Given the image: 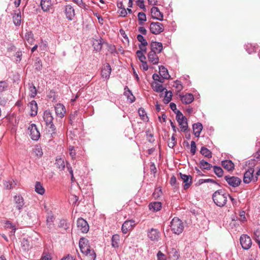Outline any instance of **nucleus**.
Wrapping results in <instances>:
<instances>
[{
  "label": "nucleus",
  "instance_id": "680f3d73",
  "mask_svg": "<svg viewBox=\"0 0 260 260\" xmlns=\"http://www.w3.org/2000/svg\"><path fill=\"white\" fill-rule=\"evenodd\" d=\"M67 169L71 175V179L72 181H73V179H74V175H73V171L72 170V167L70 166V165L69 163L67 164Z\"/></svg>",
  "mask_w": 260,
  "mask_h": 260
},
{
  "label": "nucleus",
  "instance_id": "4c0bfd02",
  "mask_svg": "<svg viewBox=\"0 0 260 260\" xmlns=\"http://www.w3.org/2000/svg\"><path fill=\"white\" fill-rule=\"evenodd\" d=\"M201 153L208 158L212 157V152L208 149L205 147H202L200 151Z\"/></svg>",
  "mask_w": 260,
  "mask_h": 260
},
{
  "label": "nucleus",
  "instance_id": "f8f14e48",
  "mask_svg": "<svg viewBox=\"0 0 260 260\" xmlns=\"http://www.w3.org/2000/svg\"><path fill=\"white\" fill-rule=\"evenodd\" d=\"M224 179L227 183L233 187L238 186L241 183V179L235 176H225Z\"/></svg>",
  "mask_w": 260,
  "mask_h": 260
},
{
  "label": "nucleus",
  "instance_id": "774afa93",
  "mask_svg": "<svg viewBox=\"0 0 260 260\" xmlns=\"http://www.w3.org/2000/svg\"><path fill=\"white\" fill-rule=\"evenodd\" d=\"M139 31L143 35H146L147 34V30L143 26H141L138 28Z\"/></svg>",
  "mask_w": 260,
  "mask_h": 260
},
{
  "label": "nucleus",
  "instance_id": "2f4dec72",
  "mask_svg": "<svg viewBox=\"0 0 260 260\" xmlns=\"http://www.w3.org/2000/svg\"><path fill=\"white\" fill-rule=\"evenodd\" d=\"M32 154L38 158H40L43 155V151L40 146L36 145L32 149Z\"/></svg>",
  "mask_w": 260,
  "mask_h": 260
},
{
  "label": "nucleus",
  "instance_id": "69168bd1",
  "mask_svg": "<svg viewBox=\"0 0 260 260\" xmlns=\"http://www.w3.org/2000/svg\"><path fill=\"white\" fill-rule=\"evenodd\" d=\"M35 66L36 70L40 71L42 69V67L41 60H39L38 61L36 62Z\"/></svg>",
  "mask_w": 260,
  "mask_h": 260
},
{
  "label": "nucleus",
  "instance_id": "09e8293b",
  "mask_svg": "<svg viewBox=\"0 0 260 260\" xmlns=\"http://www.w3.org/2000/svg\"><path fill=\"white\" fill-rule=\"evenodd\" d=\"M86 256V260H95L96 254L94 251H91L90 253L85 254Z\"/></svg>",
  "mask_w": 260,
  "mask_h": 260
},
{
  "label": "nucleus",
  "instance_id": "4be33fe9",
  "mask_svg": "<svg viewBox=\"0 0 260 260\" xmlns=\"http://www.w3.org/2000/svg\"><path fill=\"white\" fill-rule=\"evenodd\" d=\"M13 22L16 26H19L21 24V16L19 10L14 11L13 16Z\"/></svg>",
  "mask_w": 260,
  "mask_h": 260
},
{
  "label": "nucleus",
  "instance_id": "0eeeda50",
  "mask_svg": "<svg viewBox=\"0 0 260 260\" xmlns=\"http://www.w3.org/2000/svg\"><path fill=\"white\" fill-rule=\"evenodd\" d=\"M149 28L151 32L155 35L159 34L164 30L163 24L158 22H151Z\"/></svg>",
  "mask_w": 260,
  "mask_h": 260
},
{
  "label": "nucleus",
  "instance_id": "423d86ee",
  "mask_svg": "<svg viewBox=\"0 0 260 260\" xmlns=\"http://www.w3.org/2000/svg\"><path fill=\"white\" fill-rule=\"evenodd\" d=\"M43 117L46 125L51 128L52 131H54L55 128L53 123V117L51 112L49 110L45 111Z\"/></svg>",
  "mask_w": 260,
  "mask_h": 260
},
{
  "label": "nucleus",
  "instance_id": "603ef678",
  "mask_svg": "<svg viewBox=\"0 0 260 260\" xmlns=\"http://www.w3.org/2000/svg\"><path fill=\"white\" fill-rule=\"evenodd\" d=\"M176 144V141L175 140V135L173 134L171 137V139L168 142V146L170 148H173Z\"/></svg>",
  "mask_w": 260,
  "mask_h": 260
},
{
  "label": "nucleus",
  "instance_id": "3c124183",
  "mask_svg": "<svg viewBox=\"0 0 260 260\" xmlns=\"http://www.w3.org/2000/svg\"><path fill=\"white\" fill-rule=\"evenodd\" d=\"M54 217L52 215H49L47 217L46 222L48 227L51 228L54 221Z\"/></svg>",
  "mask_w": 260,
  "mask_h": 260
},
{
  "label": "nucleus",
  "instance_id": "4468645a",
  "mask_svg": "<svg viewBox=\"0 0 260 260\" xmlns=\"http://www.w3.org/2000/svg\"><path fill=\"white\" fill-rule=\"evenodd\" d=\"M135 225V221L133 220H126L122 224L121 231L123 234H126L131 231Z\"/></svg>",
  "mask_w": 260,
  "mask_h": 260
},
{
  "label": "nucleus",
  "instance_id": "9d476101",
  "mask_svg": "<svg viewBox=\"0 0 260 260\" xmlns=\"http://www.w3.org/2000/svg\"><path fill=\"white\" fill-rule=\"evenodd\" d=\"M13 201L16 209L21 212L25 206L23 198L20 194L16 195L14 197Z\"/></svg>",
  "mask_w": 260,
  "mask_h": 260
},
{
  "label": "nucleus",
  "instance_id": "5fc2aeb1",
  "mask_svg": "<svg viewBox=\"0 0 260 260\" xmlns=\"http://www.w3.org/2000/svg\"><path fill=\"white\" fill-rule=\"evenodd\" d=\"M136 54L139 59L141 62L146 60V58L145 56L143 54V53L142 52V51H137Z\"/></svg>",
  "mask_w": 260,
  "mask_h": 260
},
{
  "label": "nucleus",
  "instance_id": "9b49d317",
  "mask_svg": "<svg viewBox=\"0 0 260 260\" xmlns=\"http://www.w3.org/2000/svg\"><path fill=\"white\" fill-rule=\"evenodd\" d=\"M78 230L83 233H86L89 231V225L87 221L82 218H78L77 222Z\"/></svg>",
  "mask_w": 260,
  "mask_h": 260
},
{
  "label": "nucleus",
  "instance_id": "2eb2a0df",
  "mask_svg": "<svg viewBox=\"0 0 260 260\" xmlns=\"http://www.w3.org/2000/svg\"><path fill=\"white\" fill-rule=\"evenodd\" d=\"M64 12L66 18L69 20H73L75 15V10L71 5H67L65 6Z\"/></svg>",
  "mask_w": 260,
  "mask_h": 260
},
{
  "label": "nucleus",
  "instance_id": "20e7f679",
  "mask_svg": "<svg viewBox=\"0 0 260 260\" xmlns=\"http://www.w3.org/2000/svg\"><path fill=\"white\" fill-rule=\"evenodd\" d=\"M79 244L81 251L84 254H87L88 253H90L91 251L94 250L92 249H91L90 246L89 245L88 240L85 238H80Z\"/></svg>",
  "mask_w": 260,
  "mask_h": 260
},
{
  "label": "nucleus",
  "instance_id": "1a4fd4ad",
  "mask_svg": "<svg viewBox=\"0 0 260 260\" xmlns=\"http://www.w3.org/2000/svg\"><path fill=\"white\" fill-rule=\"evenodd\" d=\"M240 242L242 247L245 250L249 249L252 245L251 238L247 235H242L240 237Z\"/></svg>",
  "mask_w": 260,
  "mask_h": 260
},
{
  "label": "nucleus",
  "instance_id": "f257e3e1",
  "mask_svg": "<svg viewBox=\"0 0 260 260\" xmlns=\"http://www.w3.org/2000/svg\"><path fill=\"white\" fill-rule=\"evenodd\" d=\"M214 203L219 207L224 206L227 201V194L222 190L216 191L212 196Z\"/></svg>",
  "mask_w": 260,
  "mask_h": 260
},
{
  "label": "nucleus",
  "instance_id": "f704fd0d",
  "mask_svg": "<svg viewBox=\"0 0 260 260\" xmlns=\"http://www.w3.org/2000/svg\"><path fill=\"white\" fill-rule=\"evenodd\" d=\"M152 87L153 90L157 92H161L165 89L162 85L156 82H154L152 84Z\"/></svg>",
  "mask_w": 260,
  "mask_h": 260
},
{
  "label": "nucleus",
  "instance_id": "f3484780",
  "mask_svg": "<svg viewBox=\"0 0 260 260\" xmlns=\"http://www.w3.org/2000/svg\"><path fill=\"white\" fill-rule=\"evenodd\" d=\"M151 14L153 19L159 21L163 20V14L159 11L158 8L156 7H153L151 9Z\"/></svg>",
  "mask_w": 260,
  "mask_h": 260
},
{
  "label": "nucleus",
  "instance_id": "ddd939ff",
  "mask_svg": "<svg viewBox=\"0 0 260 260\" xmlns=\"http://www.w3.org/2000/svg\"><path fill=\"white\" fill-rule=\"evenodd\" d=\"M147 236L152 241H158L160 238V233L157 229L152 228L147 231Z\"/></svg>",
  "mask_w": 260,
  "mask_h": 260
},
{
  "label": "nucleus",
  "instance_id": "6ab92c4d",
  "mask_svg": "<svg viewBox=\"0 0 260 260\" xmlns=\"http://www.w3.org/2000/svg\"><path fill=\"white\" fill-rule=\"evenodd\" d=\"M157 53L150 51L148 54V58L150 62L153 64H157L159 62V57Z\"/></svg>",
  "mask_w": 260,
  "mask_h": 260
},
{
  "label": "nucleus",
  "instance_id": "49530a36",
  "mask_svg": "<svg viewBox=\"0 0 260 260\" xmlns=\"http://www.w3.org/2000/svg\"><path fill=\"white\" fill-rule=\"evenodd\" d=\"M29 90L30 92V96L32 98H34L37 94V90L33 84H29Z\"/></svg>",
  "mask_w": 260,
  "mask_h": 260
},
{
  "label": "nucleus",
  "instance_id": "a18cd8bd",
  "mask_svg": "<svg viewBox=\"0 0 260 260\" xmlns=\"http://www.w3.org/2000/svg\"><path fill=\"white\" fill-rule=\"evenodd\" d=\"M70 224L65 219H61L60 220L58 226L60 228H63L64 230H67L69 228Z\"/></svg>",
  "mask_w": 260,
  "mask_h": 260
},
{
  "label": "nucleus",
  "instance_id": "b1692460",
  "mask_svg": "<svg viewBox=\"0 0 260 260\" xmlns=\"http://www.w3.org/2000/svg\"><path fill=\"white\" fill-rule=\"evenodd\" d=\"M180 98L182 102L185 104H189L191 103L194 100L193 95L190 93H188L184 95L180 96Z\"/></svg>",
  "mask_w": 260,
  "mask_h": 260
},
{
  "label": "nucleus",
  "instance_id": "bf43d9fd",
  "mask_svg": "<svg viewBox=\"0 0 260 260\" xmlns=\"http://www.w3.org/2000/svg\"><path fill=\"white\" fill-rule=\"evenodd\" d=\"M152 78L154 81H157L160 83H163L164 81V79L162 78H160L157 74H154L152 75Z\"/></svg>",
  "mask_w": 260,
  "mask_h": 260
},
{
  "label": "nucleus",
  "instance_id": "cd10ccee",
  "mask_svg": "<svg viewBox=\"0 0 260 260\" xmlns=\"http://www.w3.org/2000/svg\"><path fill=\"white\" fill-rule=\"evenodd\" d=\"M29 106L31 111V116H36L37 114L38 111V105L36 102L34 100L31 101L29 103Z\"/></svg>",
  "mask_w": 260,
  "mask_h": 260
},
{
  "label": "nucleus",
  "instance_id": "13d9d810",
  "mask_svg": "<svg viewBox=\"0 0 260 260\" xmlns=\"http://www.w3.org/2000/svg\"><path fill=\"white\" fill-rule=\"evenodd\" d=\"M173 86L178 89V91H180L182 89V86L181 83V82L178 80H176L174 82V84Z\"/></svg>",
  "mask_w": 260,
  "mask_h": 260
},
{
  "label": "nucleus",
  "instance_id": "473e14b6",
  "mask_svg": "<svg viewBox=\"0 0 260 260\" xmlns=\"http://www.w3.org/2000/svg\"><path fill=\"white\" fill-rule=\"evenodd\" d=\"M120 240V236L118 234L113 235L111 239L112 246L115 248H118L119 246V242Z\"/></svg>",
  "mask_w": 260,
  "mask_h": 260
},
{
  "label": "nucleus",
  "instance_id": "a878e982",
  "mask_svg": "<svg viewBox=\"0 0 260 260\" xmlns=\"http://www.w3.org/2000/svg\"><path fill=\"white\" fill-rule=\"evenodd\" d=\"M159 73L164 79H168L170 77L168 70L164 66L159 67Z\"/></svg>",
  "mask_w": 260,
  "mask_h": 260
},
{
  "label": "nucleus",
  "instance_id": "7c9ffc66",
  "mask_svg": "<svg viewBox=\"0 0 260 260\" xmlns=\"http://www.w3.org/2000/svg\"><path fill=\"white\" fill-rule=\"evenodd\" d=\"M124 94L127 97V100H129L131 103H133L135 101V98L127 86L124 87Z\"/></svg>",
  "mask_w": 260,
  "mask_h": 260
},
{
  "label": "nucleus",
  "instance_id": "6e6552de",
  "mask_svg": "<svg viewBox=\"0 0 260 260\" xmlns=\"http://www.w3.org/2000/svg\"><path fill=\"white\" fill-rule=\"evenodd\" d=\"M30 138L34 141L38 140L40 137V134L35 124H30L28 127Z\"/></svg>",
  "mask_w": 260,
  "mask_h": 260
},
{
  "label": "nucleus",
  "instance_id": "39448f33",
  "mask_svg": "<svg viewBox=\"0 0 260 260\" xmlns=\"http://www.w3.org/2000/svg\"><path fill=\"white\" fill-rule=\"evenodd\" d=\"M176 119L181 128V131L185 132L188 128L187 119L179 111H178L176 113Z\"/></svg>",
  "mask_w": 260,
  "mask_h": 260
},
{
  "label": "nucleus",
  "instance_id": "4d7b16f0",
  "mask_svg": "<svg viewBox=\"0 0 260 260\" xmlns=\"http://www.w3.org/2000/svg\"><path fill=\"white\" fill-rule=\"evenodd\" d=\"M196 152V144L194 141H192L190 144V152L192 155H194Z\"/></svg>",
  "mask_w": 260,
  "mask_h": 260
},
{
  "label": "nucleus",
  "instance_id": "79ce46f5",
  "mask_svg": "<svg viewBox=\"0 0 260 260\" xmlns=\"http://www.w3.org/2000/svg\"><path fill=\"white\" fill-rule=\"evenodd\" d=\"M213 168L214 173L218 177H221L223 176V171L221 167L214 166Z\"/></svg>",
  "mask_w": 260,
  "mask_h": 260
},
{
  "label": "nucleus",
  "instance_id": "f03ea898",
  "mask_svg": "<svg viewBox=\"0 0 260 260\" xmlns=\"http://www.w3.org/2000/svg\"><path fill=\"white\" fill-rule=\"evenodd\" d=\"M171 229L173 232L177 235L181 234L184 229L182 221L178 217H174L171 222Z\"/></svg>",
  "mask_w": 260,
  "mask_h": 260
},
{
  "label": "nucleus",
  "instance_id": "338daca9",
  "mask_svg": "<svg viewBox=\"0 0 260 260\" xmlns=\"http://www.w3.org/2000/svg\"><path fill=\"white\" fill-rule=\"evenodd\" d=\"M141 62L142 66H141V67L142 68L143 70L147 71L148 70L149 67L146 60L141 61Z\"/></svg>",
  "mask_w": 260,
  "mask_h": 260
},
{
  "label": "nucleus",
  "instance_id": "412c9836",
  "mask_svg": "<svg viewBox=\"0 0 260 260\" xmlns=\"http://www.w3.org/2000/svg\"><path fill=\"white\" fill-rule=\"evenodd\" d=\"M111 72V68L109 63L104 65L101 71V75L103 78L108 79Z\"/></svg>",
  "mask_w": 260,
  "mask_h": 260
},
{
  "label": "nucleus",
  "instance_id": "ea45409f",
  "mask_svg": "<svg viewBox=\"0 0 260 260\" xmlns=\"http://www.w3.org/2000/svg\"><path fill=\"white\" fill-rule=\"evenodd\" d=\"M200 167L205 170H210L212 167V165L207 161L202 159L200 162Z\"/></svg>",
  "mask_w": 260,
  "mask_h": 260
},
{
  "label": "nucleus",
  "instance_id": "7ed1b4c3",
  "mask_svg": "<svg viewBox=\"0 0 260 260\" xmlns=\"http://www.w3.org/2000/svg\"><path fill=\"white\" fill-rule=\"evenodd\" d=\"M254 170L253 168H249L244 174L243 182L248 184L251 182H256L257 181V176L254 175Z\"/></svg>",
  "mask_w": 260,
  "mask_h": 260
},
{
  "label": "nucleus",
  "instance_id": "dca6fc26",
  "mask_svg": "<svg viewBox=\"0 0 260 260\" xmlns=\"http://www.w3.org/2000/svg\"><path fill=\"white\" fill-rule=\"evenodd\" d=\"M180 177L184 185V189H186L189 187L191 183H192V177L190 175H187L185 174H183L181 173H179Z\"/></svg>",
  "mask_w": 260,
  "mask_h": 260
},
{
  "label": "nucleus",
  "instance_id": "bb28decb",
  "mask_svg": "<svg viewBox=\"0 0 260 260\" xmlns=\"http://www.w3.org/2000/svg\"><path fill=\"white\" fill-rule=\"evenodd\" d=\"M17 185V182L11 178L8 179L4 183V185L7 189H11L15 187Z\"/></svg>",
  "mask_w": 260,
  "mask_h": 260
},
{
  "label": "nucleus",
  "instance_id": "c85d7f7f",
  "mask_svg": "<svg viewBox=\"0 0 260 260\" xmlns=\"http://www.w3.org/2000/svg\"><path fill=\"white\" fill-rule=\"evenodd\" d=\"M149 208L150 210L153 212L158 211L160 210L161 208V203L159 202L151 203L149 204Z\"/></svg>",
  "mask_w": 260,
  "mask_h": 260
},
{
  "label": "nucleus",
  "instance_id": "c9c22d12",
  "mask_svg": "<svg viewBox=\"0 0 260 260\" xmlns=\"http://www.w3.org/2000/svg\"><path fill=\"white\" fill-rule=\"evenodd\" d=\"M35 191L38 193L43 195L45 192V189L39 182H37L35 184Z\"/></svg>",
  "mask_w": 260,
  "mask_h": 260
},
{
  "label": "nucleus",
  "instance_id": "864d4df0",
  "mask_svg": "<svg viewBox=\"0 0 260 260\" xmlns=\"http://www.w3.org/2000/svg\"><path fill=\"white\" fill-rule=\"evenodd\" d=\"M8 87V83L5 81H0V92L5 91Z\"/></svg>",
  "mask_w": 260,
  "mask_h": 260
},
{
  "label": "nucleus",
  "instance_id": "aec40b11",
  "mask_svg": "<svg viewBox=\"0 0 260 260\" xmlns=\"http://www.w3.org/2000/svg\"><path fill=\"white\" fill-rule=\"evenodd\" d=\"M151 51L159 53L162 50V44L157 42H152L150 44Z\"/></svg>",
  "mask_w": 260,
  "mask_h": 260
},
{
  "label": "nucleus",
  "instance_id": "c756f323",
  "mask_svg": "<svg viewBox=\"0 0 260 260\" xmlns=\"http://www.w3.org/2000/svg\"><path fill=\"white\" fill-rule=\"evenodd\" d=\"M51 6L50 0H41V6L44 11L47 12Z\"/></svg>",
  "mask_w": 260,
  "mask_h": 260
},
{
  "label": "nucleus",
  "instance_id": "de8ad7c7",
  "mask_svg": "<svg viewBox=\"0 0 260 260\" xmlns=\"http://www.w3.org/2000/svg\"><path fill=\"white\" fill-rule=\"evenodd\" d=\"M25 39L29 43L31 44L34 42L33 34L31 32H28L25 35Z\"/></svg>",
  "mask_w": 260,
  "mask_h": 260
},
{
  "label": "nucleus",
  "instance_id": "37998d69",
  "mask_svg": "<svg viewBox=\"0 0 260 260\" xmlns=\"http://www.w3.org/2000/svg\"><path fill=\"white\" fill-rule=\"evenodd\" d=\"M172 92L171 91H166L165 96L164 99L165 104H168L172 100Z\"/></svg>",
  "mask_w": 260,
  "mask_h": 260
},
{
  "label": "nucleus",
  "instance_id": "8fccbe9b",
  "mask_svg": "<svg viewBox=\"0 0 260 260\" xmlns=\"http://www.w3.org/2000/svg\"><path fill=\"white\" fill-rule=\"evenodd\" d=\"M137 39L141 43L139 45L147 46L148 43L142 35H137Z\"/></svg>",
  "mask_w": 260,
  "mask_h": 260
},
{
  "label": "nucleus",
  "instance_id": "a19ab883",
  "mask_svg": "<svg viewBox=\"0 0 260 260\" xmlns=\"http://www.w3.org/2000/svg\"><path fill=\"white\" fill-rule=\"evenodd\" d=\"M138 113L141 118L144 121H148V118L146 115V113L143 108H139Z\"/></svg>",
  "mask_w": 260,
  "mask_h": 260
},
{
  "label": "nucleus",
  "instance_id": "a211bd4d",
  "mask_svg": "<svg viewBox=\"0 0 260 260\" xmlns=\"http://www.w3.org/2000/svg\"><path fill=\"white\" fill-rule=\"evenodd\" d=\"M54 109L55 113L58 117L60 118L64 117L66 111L63 105L60 103L57 104L54 106Z\"/></svg>",
  "mask_w": 260,
  "mask_h": 260
},
{
  "label": "nucleus",
  "instance_id": "0e129e2a",
  "mask_svg": "<svg viewBox=\"0 0 260 260\" xmlns=\"http://www.w3.org/2000/svg\"><path fill=\"white\" fill-rule=\"evenodd\" d=\"M137 4L140 8L144 10L146 9L143 0H137Z\"/></svg>",
  "mask_w": 260,
  "mask_h": 260
},
{
  "label": "nucleus",
  "instance_id": "e2e57ef3",
  "mask_svg": "<svg viewBox=\"0 0 260 260\" xmlns=\"http://www.w3.org/2000/svg\"><path fill=\"white\" fill-rule=\"evenodd\" d=\"M157 260H166V257L164 253L159 251L157 254Z\"/></svg>",
  "mask_w": 260,
  "mask_h": 260
},
{
  "label": "nucleus",
  "instance_id": "5701e85b",
  "mask_svg": "<svg viewBox=\"0 0 260 260\" xmlns=\"http://www.w3.org/2000/svg\"><path fill=\"white\" fill-rule=\"evenodd\" d=\"M192 128L194 136L196 137H199L201 132L203 129L202 124L200 122L194 123L192 125Z\"/></svg>",
  "mask_w": 260,
  "mask_h": 260
},
{
  "label": "nucleus",
  "instance_id": "052dcab7",
  "mask_svg": "<svg viewBox=\"0 0 260 260\" xmlns=\"http://www.w3.org/2000/svg\"><path fill=\"white\" fill-rule=\"evenodd\" d=\"M69 150L70 151V155L71 156L72 159H74L75 158L76 152L74 150V147L73 146H70L69 148Z\"/></svg>",
  "mask_w": 260,
  "mask_h": 260
},
{
  "label": "nucleus",
  "instance_id": "6e6d98bb",
  "mask_svg": "<svg viewBox=\"0 0 260 260\" xmlns=\"http://www.w3.org/2000/svg\"><path fill=\"white\" fill-rule=\"evenodd\" d=\"M72 1L76 4L78 6H79L80 7L84 9H86V5L83 3L82 0H72Z\"/></svg>",
  "mask_w": 260,
  "mask_h": 260
},
{
  "label": "nucleus",
  "instance_id": "393cba45",
  "mask_svg": "<svg viewBox=\"0 0 260 260\" xmlns=\"http://www.w3.org/2000/svg\"><path fill=\"white\" fill-rule=\"evenodd\" d=\"M223 167L228 171H233L234 169V165L230 160H225L221 161Z\"/></svg>",
  "mask_w": 260,
  "mask_h": 260
},
{
  "label": "nucleus",
  "instance_id": "58836bf2",
  "mask_svg": "<svg viewBox=\"0 0 260 260\" xmlns=\"http://www.w3.org/2000/svg\"><path fill=\"white\" fill-rule=\"evenodd\" d=\"M93 46L94 49L96 51H100L102 48V40L101 39L100 40H95V41L93 42Z\"/></svg>",
  "mask_w": 260,
  "mask_h": 260
},
{
  "label": "nucleus",
  "instance_id": "c03bdc74",
  "mask_svg": "<svg viewBox=\"0 0 260 260\" xmlns=\"http://www.w3.org/2000/svg\"><path fill=\"white\" fill-rule=\"evenodd\" d=\"M5 226L7 229H10L12 230L11 234L14 235L16 232V228L10 221H7L5 223Z\"/></svg>",
  "mask_w": 260,
  "mask_h": 260
},
{
  "label": "nucleus",
  "instance_id": "e433bc0d",
  "mask_svg": "<svg viewBox=\"0 0 260 260\" xmlns=\"http://www.w3.org/2000/svg\"><path fill=\"white\" fill-rule=\"evenodd\" d=\"M138 18L139 25H143L146 21V16L143 12H139L138 14Z\"/></svg>",
  "mask_w": 260,
  "mask_h": 260
},
{
  "label": "nucleus",
  "instance_id": "72a5a7b5",
  "mask_svg": "<svg viewBox=\"0 0 260 260\" xmlns=\"http://www.w3.org/2000/svg\"><path fill=\"white\" fill-rule=\"evenodd\" d=\"M56 167L60 171L64 170L65 168V164L64 160L61 158H57L56 159Z\"/></svg>",
  "mask_w": 260,
  "mask_h": 260
}]
</instances>
